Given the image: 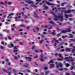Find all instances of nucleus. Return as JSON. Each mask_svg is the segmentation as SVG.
I'll list each match as a JSON object with an SVG mask.
<instances>
[{
	"instance_id": "f257e3e1",
	"label": "nucleus",
	"mask_w": 75,
	"mask_h": 75,
	"mask_svg": "<svg viewBox=\"0 0 75 75\" xmlns=\"http://www.w3.org/2000/svg\"><path fill=\"white\" fill-rule=\"evenodd\" d=\"M54 10H53V12H51V13L53 14L54 15V16L56 17L54 18V20H58L59 19H60V21H62L64 19H63V16H62V13H61V14H60L59 15V16H56L55 15L54 13Z\"/></svg>"
},
{
	"instance_id": "f03ea898",
	"label": "nucleus",
	"mask_w": 75,
	"mask_h": 75,
	"mask_svg": "<svg viewBox=\"0 0 75 75\" xmlns=\"http://www.w3.org/2000/svg\"><path fill=\"white\" fill-rule=\"evenodd\" d=\"M58 56L62 58V59H64L65 61H74V59H72V57H67L65 58H64L63 57H62V55L60 54H58Z\"/></svg>"
},
{
	"instance_id": "7ed1b4c3",
	"label": "nucleus",
	"mask_w": 75,
	"mask_h": 75,
	"mask_svg": "<svg viewBox=\"0 0 75 75\" xmlns=\"http://www.w3.org/2000/svg\"><path fill=\"white\" fill-rule=\"evenodd\" d=\"M45 2L46 3V4H47L48 5H49V6H52V10H57V8L54 7L53 6V5H54V4L50 3L46 1L45 0L44 1H42V3H45Z\"/></svg>"
},
{
	"instance_id": "20e7f679",
	"label": "nucleus",
	"mask_w": 75,
	"mask_h": 75,
	"mask_svg": "<svg viewBox=\"0 0 75 75\" xmlns=\"http://www.w3.org/2000/svg\"><path fill=\"white\" fill-rule=\"evenodd\" d=\"M25 1L27 3H28L29 4H31V6H32V7H34V8H36L37 7V6H35L33 4V1H31L30 0H25Z\"/></svg>"
},
{
	"instance_id": "39448f33",
	"label": "nucleus",
	"mask_w": 75,
	"mask_h": 75,
	"mask_svg": "<svg viewBox=\"0 0 75 75\" xmlns=\"http://www.w3.org/2000/svg\"><path fill=\"white\" fill-rule=\"evenodd\" d=\"M71 31V28H69L68 29H66V30H63L61 31V33H65L67 32H70Z\"/></svg>"
},
{
	"instance_id": "423d86ee",
	"label": "nucleus",
	"mask_w": 75,
	"mask_h": 75,
	"mask_svg": "<svg viewBox=\"0 0 75 75\" xmlns=\"http://www.w3.org/2000/svg\"><path fill=\"white\" fill-rule=\"evenodd\" d=\"M70 47H72L73 48H74V49H73L71 51V52H72V53H73V52H74V51L75 50V46H74L73 45V44H69V45Z\"/></svg>"
},
{
	"instance_id": "0eeeda50",
	"label": "nucleus",
	"mask_w": 75,
	"mask_h": 75,
	"mask_svg": "<svg viewBox=\"0 0 75 75\" xmlns=\"http://www.w3.org/2000/svg\"><path fill=\"white\" fill-rule=\"evenodd\" d=\"M56 65H57V68H59V67H62V65L61 64V63H59V65L57 64H58V63L56 62H55Z\"/></svg>"
},
{
	"instance_id": "6e6552de",
	"label": "nucleus",
	"mask_w": 75,
	"mask_h": 75,
	"mask_svg": "<svg viewBox=\"0 0 75 75\" xmlns=\"http://www.w3.org/2000/svg\"><path fill=\"white\" fill-rule=\"evenodd\" d=\"M45 28H47L49 30H50V29H51L52 28V26L49 25L47 26H45Z\"/></svg>"
},
{
	"instance_id": "1a4fd4ad",
	"label": "nucleus",
	"mask_w": 75,
	"mask_h": 75,
	"mask_svg": "<svg viewBox=\"0 0 75 75\" xmlns=\"http://www.w3.org/2000/svg\"><path fill=\"white\" fill-rule=\"evenodd\" d=\"M10 44L11 45V46H10V45H8V47L9 48H11V47H13V46H14V45L13 44H12V43L11 42H10Z\"/></svg>"
},
{
	"instance_id": "9d476101",
	"label": "nucleus",
	"mask_w": 75,
	"mask_h": 75,
	"mask_svg": "<svg viewBox=\"0 0 75 75\" xmlns=\"http://www.w3.org/2000/svg\"><path fill=\"white\" fill-rule=\"evenodd\" d=\"M14 13H11V14H8V16L7 17V18H12V17H10L11 16H13V15Z\"/></svg>"
},
{
	"instance_id": "9b49d317",
	"label": "nucleus",
	"mask_w": 75,
	"mask_h": 75,
	"mask_svg": "<svg viewBox=\"0 0 75 75\" xmlns=\"http://www.w3.org/2000/svg\"><path fill=\"white\" fill-rule=\"evenodd\" d=\"M42 7L45 9H48V7L47 6L45 5V4L43 5Z\"/></svg>"
},
{
	"instance_id": "f8f14e48",
	"label": "nucleus",
	"mask_w": 75,
	"mask_h": 75,
	"mask_svg": "<svg viewBox=\"0 0 75 75\" xmlns=\"http://www.w3.org/2000/svg\"><path fill=\"white\" fill-rule=\"evenodd\" d=\"M65 16L66 18H68V17H72V15H68L67 14H65Z\"/></svg>"
},
{
	"instance_id": "ddd939ff",
	"label": "nucleus",
	"mask_w": 75,
	"mask_h": 75,
	"mask_svg": "<svg viewBox=\"0 0 75 75\" xmlns=\"http://www.w3.org/2000/svg\"><path fill=\"white\" fill-rule=\"evenodd\" d=\"M21 13L22 15V17H24V16L25 17V18L26 19L27 18V16L25 15H24V13L23 12H22Z\"/></svg>"
},
{
	"instance_id": "4468645a",
	"label": "nucleus",
	"mask_w": 75,
	"mask_h": 75,
	"mask_svg": "<svg viewBox=\"0 0 75 75\" xmlns=\"http://www.w3.org/2000/svg\"><path fill=\"white\" fill-rule=\"evenodd\" d=\"M75 63L73 62L72 63V67H71V70H72V69H73V68H74L75 67V66H74V65Z\"/></svg>"
},
{
	"instance_id": "2eb2a0df",
	"label": "nucleus",
	"mask_w": 75,
	"mask_h": 75,
	"mask_svg": "<svg viewBox=\"0 0 75 75\" xmlns=\"http://www.w3.org/2000/svg\"><path fill=\"white\" fill-rule=\"evenodd\" d=\"M66 51L69 52L71 51V49L66 48Z\"/></svg>"
},
{
	"instance_id": "dca6fc26",
	"label": "nucleus",
	"mask_w": 75,
	"mask_h": 75,
	"mask_svg": "<svg viewBox=\"0 0 75 75\" xmlns=\"http://www.w3.org/2000/svg\"><path fill=\"white\" fill-rule=\"evenodd\" d=\"M71 12V11L70 10H68L67 11H64V13H69Z\"/></svg>"
},
{
	"instance_id": "f3484780",
	"label": "nucleus",
	"mask_w": 75,
	"mask_h": 75,
	"mask_svg": "<svg viewBox=\"0 0 75 75\" xmlns=\"http://www.w3.org/2000/svg\"><path fill=\"white\" fill-rule=\"evenodd\" d=\"M34 13L35 17H36L38 18V15L37 14H36V12H35Z\"/></svg>"
},
{
	"instance_id": "a211bd4d",
	"label": "nucleus",
	"mask_w": 75,
	"mask_h": 75,
	"mask_svg": "<svg viewBox=\"0 0 75 75\" xmlns=\"http://www.w3.org/2000/svg\"><path fill=\"white\" fill-rule=\"evenodd\" d=\"M40 1H41V0H36V1L37 2V3H36V4H38L40 2Z\"/></svg>"
},
{
	"instance_id": "6ab92c4d",
	"label": "nucleus",
	"mask_w": 75,
	"mask_h": 75,
	"mask_svg": "<svg viewBox=\"0 0 75 75\" xmlns=\"http://www.w3.org/2000/svg\"><path fill=\"white\" fill-rule=\"evenodd\" d=\"M55 30H53V32L51 33V34L52 35H55Z\"/></svg>"
},
{
	"instance_id": "aec40b11",
	"label": "nucleus",
	"mask_w": 75,
	"mask_h": 75,
	"mask_svg": "<svg viewBox=\"0 0 75 75\" xmlns=\"http://www.w3.org/2000/svg\"><path fill=\"white\" fill-rule=\"evenodd\" d=\"M41 59H40V61H44V59H42V58H43V55H41Z\"/></svg>"
},
{
	"instance_id": "412c9836",
	"label": "nucleus",
	"mask_w": 75,
	"mask_h": 75,
	"mask_svg": "<svg viewBox=\"0 0 75 75\" xmlns=\"http://www.w3.org/2000/svg\"><path fill=\"white\" fill-rule=\"evenodd\" d=\"M50 24H54V25H55V23H54L53 22H52V21H50Z\"/></svg>"
},
{
	"instance_id": "4be33fe9",
	"label": "nucleus",
	"mask_w": 75,
	"mask_h": 75,
	"mask_svg": "<svg viewBox=\"0 0 75 75\" xmlns=\"http://www.w3.org/2000/svg\"><path fill=\"white\" fill-rule=\"evenodd\" d=\"M53 40H54V41H55V42H57V43H59V42L58 40H56V39H55V38H54Z\"/></svg>"
},
{
	"instance_id": "5701e85b",
	"label": "nucleus",
	"mask_w": 75,
	"mask_h": 75,
	"mask_svg": "<svg viewBox=\"0 0 75 75\" xmlns=\"http://www.w3.org/2000/svg\"><path fill=\"white\" fill-rule=\"evenodd\" d=\"M28 59L29 60V61H30L32 59L31 58L29 57H28V58H27V57H26V59Z\"/></svg>"
},
{
	"instance_id": "b1692460",
	"label": "nucleus",
	"mask_w": 75,
	"mask_h": 75,
	"mask_svg": "<svg viewBox=\"0 0 75 75\" xmlns=\"http://www.w3.org/2000/svg\"><path fill=\"white\" fill-rule=\"evenodd\" d=\"M25 26V25L23 24H21L19 25V27H24Z\"/></svg>"
},
{
	"instance_id": "393cba45",
	"label": "nucleus",
	"mask_w": 75,
	"mask_h": 75,
	"mask_svg": "<svg viewBox=\"0 0 75 75\" xmlns=\"http://www.w3.org/2000/svg\"><path fill=\"white\" fill-rule=\"evenodd\" d=\"M50 68H52V67H54V64H50Z\"/></svg>"
},
{
	"instance_id": "a878e982",
	"label": "nucleus",
	"mask_w": 75,
	"mask_h": 75,
	"mask_svg": "<svg viewBox=\"0 0 75 75\" xmlns=\"http://www.w3.org/2000/svg\"><path fill=\"white\" fill-rule=\"evenodd\" d=\"M69 35H70L69 38H73L74 37V36H73V35L71 34H69Z\"/></svg>"
},
{
	"instance_id": "bb28decb",
	"label": "nucleus",
	"mask_w": 75,
	"mask_h": 75,
	"mask_svg": "<svg viewBox=\"0 0 75 75\" xmlns=\"http://www.w3.org/2000/svg\"><path fill=\"white\" fill-rule=\"evenodd\" d=\"M65 66L66 67H69V64L68 63H66Z\"/></svg>"
},
{
	"instance_id": "cd10ccee",
	"label": "nucleus",
	"mask_w": 75,
	"mask_h": 75,
	"mask_svg": "<svg viewBox=\"0 0 75 75\" xmlns=\"http://www.w3.org/2000/svg\"><path fill=\"white\" fill-rule=\"evenodd\" d=\"M67 7L68 8H71L72 7V6H69V5H67Z\"/></svg>"
},
{
	"instance_id": "c85d7f7f",
	"label": "nucleus",
	"mask_w": 75,
	"mask_h": 75,
	"mask_svg": "<svg viewBox=\"0 0 75 75\" xmlns=\"http://www.w3.org/2000/svg\"><path fill=\"white\" fill-rule=\"evenodd\" d=\"M54 62V61L52 60L50 61V62H48V64H50V63H52Z\"/></svg>"
},
{
	"instance_id": "c756f323",
	"label": "nucleus",
	"mask_w": 75,
	"mask_h": 75,
	"mask_svg": "<svg viewBox=\"0 0 75 75\" xmlns=\"http://www.w3.org/2000/svg\"><path fill=\"white\" fill-rule=\"evenodd\" d=\"M45 73V75H47V74H48L49 73V71H46Z\"/></svg>"
},
{
	"instance_id": "7c9ffc66",
	"label": "nucleus",
	"mask_w": 75,
	"mask_h": 75,
	"mask_svg": "<svg viewBox=\"0 0 75 75\" xmlns=\"http://www.w3.org/2000/svg\"><path fill=\"white\" fill-rule=\"evenodd\" d=\"M23 67H25L27 68L28 67L29 65H23Z\"/></svg>"
},
{
	"instance_id": "2f4dec72",
	"label": "nucleus",
	"mask_w": 75,
	"mask_h": 75,
	"mask_svg": "<svg viewBox=\"0 0 75 75\" xmlns=\"http://www.w3.org/2000/svg\"><path fill=\"white\" fill-rule=\"evenodd\" d=\"M62 38H66V37H68V36L66 35H65L64 36H62Z\"/></svg>"
},
{
	"instance_id": "473e14b6",
	"label": "nucleus",
	"mask_w": 75,
	"mask_h": 75,
	"mask_svg": "<svg viewBox=\"0 0 75 75\" xmlns=\"http://www.w3.org/2000/svg\"><path fill=\"white\" fill-rule=\"evenodd\" d=\"M3 71H4V72H7V71L4 69H3Z\"/></svg>"
},
{
	"instance_id": "72a5a7b5",
	"label": "nucleus",
	"mask_w": 75,
	"mask_h": 75,
	"mask_svg": "<svg viewBox=\"0 0 75 75\" xmlns=\"http://www.w3.org/2000/svg\"><path fill=\"white\" fill-rule=\"evenodd\" d=\"M66 3H62L61 4V6H64L65 4H66Z\"/></svg>"
},
{
	"instance_id": "f704fd0d",
	"label": "nucleus",
	"mask_w": 75,
	"mask_h": 75,
	"mask_svg": "<svg viewBox=\"0 0 75 75\" xmlns=\"http://www.w3.org/2000/svg\"><path fill=\"white\" fill-rule=\"evenodd\" d=\"M57 60H58V61H62L63 59H60V58H58L57 59Z\"/></svg>"
},
{
	"instance_id": "c9c22d12",
	"label": "nucleus",
	"mask_w": 75,
	"mask_h": 75,
	"mask_svg": "<svg viewBox=\"0 0 75 75\" xmlns=\"http://www.w3.org/2000/svg\"><path fill=\"white\" fill-rule=\"evenodd\" d=\"M44 68L45 70H47V69H48V67H44Z\"/></svg>"
},
{
	"instance_id": "e433bc0d",
	"label": "nucleus",
	"mask_w": 75,
	"mask_h": 75,
	"mask_svg": "<svg viewBox=\"0 0 75 75\" xmlns=\"http://www.w3.org/2000/svg\"><path fill=\"white\" fill-rule=\"evenodd\" d=\"M17 47L16 46H15L13 47V49L14 50H17Z\"/></svg>"
},
{
	"instance_id": "4c0bfd02",
	"label": "nucleus",
	"mask_w": 75,
	"mask_h": 75,
	"mask_svg": "<svg viewBox=\"0 0 75 75\" xmlns=\"http://www.w3.org/2000/svg\"><path fill=\"white\" fill-rule=\"evenodd\" d=\"M35 48V47L34 46H33L32 47V50H33V49H34V48Z\"/></svg>"
},
{
	"instance_id": "58836bf2",
	"label": "nucleus",
	"mask_w": 75,
	"mask_h": 75,
	"mask_svg": "<svg viewBox=\"0 0 75 75\" xmlns=\"http://www.w3.org/2000/svg\"><path fill=\"white\" fill-rule=\"evenodd\" d=\"M64 51V49H62L60 50V52H63V51Z\"/></svg>"
},
{
	"instance_id": "ea45409f",
	"label": "nucleus",
	"mask_w": 75,
	"mask_h": 75,
	"mask_svg": "<svg viewBox=\"0 0 75 75\" xmlns=\"http://www.w3.org/2000/svg\"><path fill=\"white\" fill-rule=\"evenodd\" d=\"M11 2H8V4L9 5H10V4H11Z\"/></svg>"
},
{
	"instance_id": "a19ab883",
	"label": "nucleus",
	"mask_w": 75,
	"mask_h": 75,
	"mask_svg": "<svg viewBox=\"0 0 75 75\" xmlns=\"http://www.w3.org/2000/svg\"><path fill=\"white\" fill-rule=\"evenodd\" d=\"M18 74H19V75L21 74V75H23V73L19 72L18 73Z\"/></svg>"
},
{
	"instance_id": "79ce46f5",
	"label": "nucleus",
	"mask_w": 75,
	"mask_h": 75,
	"mask_svg": "<svg viewBox=\"0 0 75 75\" xmlns=\"http://www.w3.org/2000/svg\"><path fill=\"white\" fill-rule=\"evenodd\" d=\"M42 41H43V40H42V41H40V44H42Z\"/></svg>"
},
{
	"instance_id": "37998d69",
	"label": "nucleus",
	"mask_w": 75,
	"mask_h": 75,
	"mask_svg": "<svg viewBox=\"0 0 75 75\" xmlns=\"http://www.w3.org/2000/svg\"><path fill=\"white\" fill-rule=\"evenodd\" d=\"M34 58H38V56H37V55L35 56L34 57Z\"/></svg>"
},
{
	"instance_id": "c03bdc74",
	"label": "nucleus",
	"mask_w": 75,
	"mask_h": 75,
	"mask_svg": "<svg viewBox=\"0 0 75 75\" xmlns=\"http://www.w3.org/2000/svg\"><path fill=\"white\" fill-rule=\"evenodd\" d=\"M58 70H59V71H62L63 69H57Z\"/></svg>"
},
{
	"instance_id": "a18cd8bd",
	"label": "nucleus",
	"mask_w": 75,
	"mask_h": 75,
	"mask_svg": "<svg viewBox=\"0 0 75 75\" xmlns=\"http://www.w3.org/2000/svg\"><path fill=\"white\" fill-rule=\"evenodd\" d=\"M1 48V49H3V48H4V47H3V46H1L0 47Z\"/></svg>"
},
{
	"instance_id": "49530a36",
	"label": "nucleus",
	"mask_w": 75,
	"mask_h": 75,
	"mask_svg": "<svg viewBox=\"0 0 75 75\" xmlns=\"http://www.w3.org/2000/svg\"><path fill=\"white\" fill-rule=\"evenodd\" d=\"M15 21H17V17H16L15 18Z\"/></svg>"
},
{
	"instance_id": "de8ad7c7",
	"label": "nucleus",
	"mask_w": 75,
	"mask_h": 75,
	"mask_svg": "<svg viewBox=\"0 0 75 75\" xmlns=\"http://www.w3.org/2000/svg\"><path fill=\"white\" fill-rule=\"evenodd\" d=\"M14 30V28H12L11 30V31H13Z\"/></svg>"
},
{
	"instance_id": "09e8293b",
	"label": "nucleus",
	"mask_w": 75,
	"mask_h": 75,
	"mask_svg": "<svg viewBox=\"0 0 75 75\" xmlns=\"http://www.w3.org/2000/svg\"><path fill=\"white\" fill-rule=\"evenodd\" d=\"M47 34V33H46V32H43V34H44V35H45V34Z\"/></svg>"
},
{
	"instance_id": "8fccbe9b",
	"label": "nucleus",
	"mask_w": 75,
	"mask_h": 75,
	"mask_svg": "<svg viewBox=\"0 0 75 75\" xmlns=\"http://www.w3.org/2000/svg\"><path fill=\"white\" fill-rule=\"evenodd\" d=\"M59 41H62V39H61V38H59L58 39Z\"/></svg>"
},
{
	"instance_id": "3c124183",
	"label": "nucleus",
	"mask_w": 75,
	"mask_h": 75,
	"mask_svg": "<svg viewBox=\"0 0 75 75\" xmlns=\"http://www.w3.org/2000/svg\"><path fill=\"white\" fill-rule=\"evenodd\" d=\"M6 21H8V22H10L11 21H10L9 20H8V19H6Z\"/></svg>"
},
{
	"instance_id": "603ef678",
	"label": "nucleus",
	"mask_w": 75,
	"mask_h": 75,
	"mask_svg": "<svg viewBox=\"0 0 75 75\" xmlns=\"http://www.w3.org/2000/svg\"><path fill=\"white\" fill-rule=\"evenodd\" d=\"M35 52H38L39 51H38L37 50H35Z\"/></svg>"
},
{
	"instance_id": "864d4df0",
	"label": "nucleus",
	"mask_w": 75,
	"mask_h": 75,
	"mask_svg": "<svg viewBox=\"0 0 75 75\" xmlns=\"http://www.w3.org/2000/svg\"><path fill=\"white\" fill-rule=\"evenodd\" d=\"M14 57L15 59H17V58H18L17 57H16V56H14Z\"/></svg>"
},
{
	"instance_id": "5fc2aeb1",
	"label": "nucleus",
	"mask_w": 75,
	"mask_h": 75,
	"mask_svg": "<svg viewBox=\"0 0 75 75\" xmlns=\"http://www.w3.org/2000/svg\"><path fill=\"white\" fill-rule=\"evenodd\" d=\"M64 69L65 71H67V70H68V69L65 68Z\"/></svg>"
},
{
	"instance_id": "6e6d98bb",
	"label": "nucleus",
	"mask_w": 75,
	"mask_h": 75,
	"mask_svg": "<svg viewBox=\"0 0 75 75\" xmlns=\"http://www.w3.org/2000/svg\"><path fill=\"white\" fill-rule=\"evenodd\" d=\"M13 51L14 52H17V50H13Z\"/></svg>"
},
{
	"instance_id": "4d7b16f0",
	"label": "nucleus",
	"mask_w": 75,
	"mask_h": 75,
	"mask_svg": "<svg viewBox=\"0 0 75 75\" xmlns=\"http://www.w3.org/2000/svg\"><path fill=\"white\" fill-rule=\"evenodd\" d=\"M8 38L9 40H11V37L10 36L8 37Z\"/></svg>"
},
{
	"instance_id": "13d9d810",
	"label": "nucleus",
	"mask_w": 75,
	"mask_h": 75,
	"mask_svg": "<svg viewBox=\"0 0 75 75\" xmlns=\"http://www.w3.org/2000/svg\"><path fill=\"white\" fill-rule=\"evenodd\" d=\"M64 56L65 57H68V54H65L64 55Z\"/></svg>"
},
{
	"instance_id": "bf43d9fd",
	"label": "nucleus",
	"mask_w": 75,
	"mask_h": 75,
	"mask_svg": "<svg viewBox=\"0 0 75 75\" xmlns=\"http://www.w3.org/2000/svg\"><path fill=\"white\" fill-rule=\"evenodd\" d=\"M36 30L38 31V30H39V28H36Z\"/></svg>"
},
{
	"instance_id": "052dcab7",
	"label": "nucleus",
	"mask_w": 75,
	"mask_h": 75,
	"mask_svg": "<svg viewBox=\"0 0 75 75\" xmlns=\"http://www.w3.org/2000/svg\"><path fill=\"white\" fill-rule=\"evenodd\" d=\"M2 22H4V19H3V20H1Z\"/></svg>"
},
{
	"instance_id": "680f3d73",
	"label": "nucleus",
	"mask_w": 75,
	"mask_h": 75,
	"mask_svg": "<svg viewBox=\"0 0 75 75\" xmlns=\"http://www.w3.org/2000/svg\"><path fill=\"white\" fill-rule=\"evenodd\" d=\"M41 75H44V73L42 72H41Z\"/></svg>"
},
{
	"instance_id": "e2e57ef3",
	"label": "nucleus",
	"mask_w": 75,
	"mask_h": 75,
	"mask_svg": "<svg viewBox=\"0 0 75 75\" xmlns=\"http://www.w3.org/2000/svg\"><path fill=\"white\" fill-rule=\"evenodd\" d=\"M0 4H4V3L3 2H1Z\"/></svg>"
},
{
	"instance_id": "0e129e2a",
	"label": "nucleus",
	"mask_w": 75,
	"mask_h": 75,
	"mask_svg": "<svg viewBox=\"0 0 75 75\" xmlns=\"http://www.w3.org/2000/svg\"><path fill=\"white\" fill-rule=\"evenodd\" d=\"M23 31V29H21L19 30V31Z\"/></svg>"
},
{
	"instance_id": "69168bd1",
	"label": "nucleus",
	"mask_w": 75,
	"mask_h": 75,
	"mask_svg": "<svg viewBox=\"0 0 75 75\" xmlns=\"http://www.w3.org/2000/svg\"><path fill=\"white\" fill-rule=\"evenodd\" d=\"M30 28V27H29V26H27V27H26V28L27 29H28V28Z\"/></svg>"
},
{
	"instance_id": "338daca9",
	"label": "nucleus",
	"mask_w": 75,
	"mask_h": 75,
	"mask_svg": "<svg viewBox=\"0 0 75 75\" xmlns=\"http://www.w3.org/2000/svg\"><path fill=\"white\" fill-rule=\"evenodd\" d=\"M11 68H9L8 69V70H11Z\"/></svg>"
},
{
	"instance_id": "774afa93",
	"label": "nucleus",
	"mask_w": 75,
	"mask_h": 75,
	"mask_svg": "<svg viewBox=\"0 0 75 75\" xmlns=\"http://www.w3.org/2000/svg\"><path fill=\"white\" fill-rule=\"evenodd\" d=\"M38 71V70L37 69H35V72H37Z\"/></svg>"
}]
</instances>
